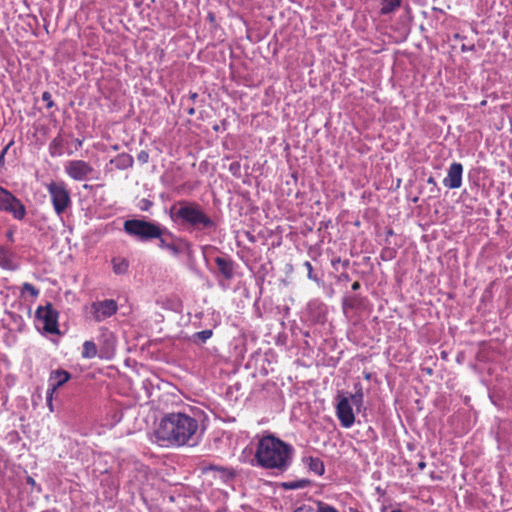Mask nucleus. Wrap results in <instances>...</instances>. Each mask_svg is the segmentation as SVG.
<instances>
[{
    "label": "nucleus",
    "instance_id": "f257e3e1",
    "mask_svg": "<svg viewBox=\"0 0 512 512\" xmlns=\"http://www.w3.org/2000/svg\"><path fill=\"white\" fill-rule=\"evenodd\" d=\"M204 419L205 414L200 409L193 410L192 414H165L153 432V442L166 448L196 446L204 434Z\"/></svg>",
    "mask_w": 512,
    "mask_h": 512
},
{
    "label": "nucleus",
    "instance_id": "f03ea898",
    "mask_svg": "<svg viewBox=\"0 0 512 512\" xmlns=\"http://www.w3.org/2000/svg\"><path fill=\"white\" fill-rule=\"evenodd\" d=\"M123 230L130 237L140 242L158 240L159 249L168 251L173 256H179L182 253L179 244L183 242V239L159 222L128 219L123 224Z\"/></svg>",
    "mask_w": 512,
    "mask_h": 512
},
{
    "label": "nucleus",
    "instance_id": "7ed1b4c3",
    "mask_svg": "<svg viewBox=\"0 0 512 512\" xmlns=\"http://www.w3.org/2000/svg\"><path fill=\"white\" fill-rule=\"evenodd\" d=\"M168 216L180 231L191 234L214 231L217 227L206 209L196 201H177L169 208Z\"/></svg>",
    "mask_w": 512,
    "mask_h": 512
},
{
    "label": "nucleus",
    "instance_id": "20e7f679",
    "mask_svg": "<svg viewBox=\"0 0 512 512\" xmlns=\"http://www.w3.org/2000/svg\"><path fill=\"white\" fill-rule=\"evenodd\" d=\"M253 466L283 472L291 465L294 448L273 435L257 436Z\"/></svg>",
    "mask_w": 512,
    "mask_h": 512
},
{
    "label": "nucleus",
    "instance_id": "39448f33",
    "mask_svg": "<svg viewBox=\"0 0 512 512\" xmlns=\"http://www.w3.org/2000/svg\"><path fill=\"white\" fill-rule=\"evenodd\" d=\"M53 210L62 220L63 215L72 207L71 192L64 181H51L45 185Z\"/></svg>",
    "mask_w": 512,
    "mask_h": 512
},
{
    "label": "nucleus",
    "instance_id": "423d86ee",
    "mask_svg": "<svg viewBox=\"0 0 512 512\" xmlns=\"http://www.w3.org/2000/svg\"><path fill=\"white\" fill-rule=\"evenodd\" d=\"M58 317L59 314L51 303L39 306L35 311L37 329L45 334L59 335Z\"/></svg>",
    "mask_w": 512,
    "mask_h": 512
},
{
    "label": "nucleus",
    "instance_id": "0eeeda50",
    "mask_svg": "<svg viewBox=\"0 0 512 512\" xmlns=\"http://www.w3.org/2000/svg\"><path fill=\"white\" fill-rule=\"evenodd\" d=\"M0 211L9 213L15 220H23L26 216V207L20 199L9 190L0 186Z\"/></svg>",
    "mask_w": 512,
    "mask_h": 512
},
{
    "label": "nucleus",
    "instance_id": "6e6552de",
    "mask_svg": "<svg viewBox=\"0 0 512 512\" xmlns=\"http://www.w3.org/2000/svg\"><path fill=\"white\" fill-rule=\"evenodd\" d=\"M336 416L344 428H350L355 422V416L348 396L338 393L336 396Z\"/></svg>",
    "mask_w": 512,
    "mask_h": 512
},
{
    "label": "nucleus",
    "instance_id": "1a4fd4ad",
    "mask_svg": "<svg viewBox=\"0 0 512 512\" xmlns=\"http://www.w3.org/2000/svg\"><path fill=\"white\" fill-rule=\"evenodd\" d=\"M66 174L75 181H83L94 172L93 167L84 160H71L65 165Z\"/></svg>",
    "mask_w": 512,
    "mask_h": 512
},
{
    "label": "nucleus",
    "instance_id": "9d476101",
    "mask_svg": "<svg viewBox=\"0 0 512 512\" xmlns=\"http://www.w3.org/2000/svg\"><path fill=\"white\" fill-rule=\"evenodd\" d=\"M92 314L96 322L104 321L113 316L117 310V302L113 299L93 302L91 305Z\"/></svg>",
    "mask_w": 512,
    "mask_h": 512
},
{
    "label": "nucleus",
    "instance_id": "9b49d317",
    "mask_svg": "<svg viewBox=\"0 0 512 512\" xmlns=\"http://www.w3.org/2000/svg\"><path fill=\"white\" fill-rule=\"evenodd\" d=\"M306 312L308 320L314 324H323L326 321L327 306L319 299L310 300Z\"/></svg>",
    "mask_w": 512,
    "mask_h": 512
},
{
    "label": "nucleus",
    "instance_id": "f8f14e48",
    "mask_svg": "<svg viewBox=\"0 0 512 512\" xmlns=\"http://www.w3.org/2000/svg\"><path fill=\"white\" fill-rule=\"evenodd\" d=\"M463 165L459 162L450 164L443 185L448 189H458L462 186Z\"/></svg>",
    "mask_w": 512,
    "mask_h": 512
},
{
    "label": "nucleus",
    "instance_id": "ddd939ff",
    "mask_svg": "<svg viewBox=\"0 0 512 512\" xmlns=\"http://www.w3.org/2000/svg\"><path fill=\"white\" fill-rule=\"evenodd\" d=\"M98 340L102 345L100 356L106 358L111 357L115 352L117 343V339L113 332L107 328H101Z\"/></svg>",
    "mask_w": 512,
    "mask_h": 512
},
{
    "label": "nucleus",
    "instance_id": "4468645a",
    "mask_svg": "<svg viewBox=\"0 0 512 512\" xmlns=\"http://www.w3.org/2000/svg\"><path fill=\"white\" fill-rule=\"evenodd\" d=\"M48 150L52 157H60L64 153H67L68 155H72L74 153L70 147L69 140L65 139L61 133L51 140Z\"/></svg>",
    "mask_w": 512,
    "mask_h": 512
},
{
    "label": "nucleus",
    "instance_id": "2eb2a0df",
    "mask_svg": "<svg viewBox=\"0 0 512 512\" xmlns=\"http://www.w3.org/2000/svg\"><path fill=\"white\" fill-rule=\"evenodd\" d=\"M71 378V374L63 369H56L51 371L49 375V384L48 389L52 392H55L58 388L63 386L66 382H68Z\"/></svg>",
    "mask_w": 512,
    "mask_h": 512
},
{
    "label": "nucleus",
    "instance_id": "dca6fc26",
    "mask_svg": "<svg viewBox=\"0 0 512 512\" xmlns=\"http://www.w3.org/2000/svg\"><path fill=\"white\" fill-rule=\"evenodd\" d=\"M215 264L221 275L226 280H231L234 277L235 262L228 256H218L215 258Z\"/></svg>",
    "mask_w": 512,
    "mask_h": 512
},
{
    "label": "nucleus",
    "instance_id": "f3484780",
    "mask_svg": "<svg viewBox=\"0 0 512 512\" xmlns=\"http://www.w3.org/2000/svg\"><path fill=\"white\" fill-rule=\"evenodd\" d=\"M0 267L4 270H15L17 268L14 262V252L2 245H0Z\"/></svg>",
    "mask_w": 512,
    "mask_h": 512
},
{
    "label": "nucleus",
    "instance_id": "a211bd4d",
    "mask_svg": "<svg viewBox=\"0 0 512 512\" xmlns=\"http://www.w3.org/2000/svg\"><path fill=\"white\" fill-rule=\"evenodd\" d=\"M303 462L307 465L308 469L314 474L321 476L325 472L324 462L318 458L313 456H308L303 458Z\"/></svg>",
    "mask_w": 512,
    "mask_h": 512
},
{
    "label": "nucleus",
    "instance_id": "6ab92c4d",
    "mask_svg": "<svg viewBox=\"0 0 512 512\" xmlns=\"http://www.w3.org/2000/svg\"><path fill=\"white\" fill-rule=\"evenodd\" d=\"M111 164H114L118 170H125L131 168L134 164L133 157L128 153L118 154L116 157L110 160Z\"/></svg>",
    "mask_w": 512,
    "mask_h": 512
},
{
    "label": "nucleus",
    "instance_id": "aec40b11",
    "mask_svg": "<svg viewBox=\"0 0 512 512\" xmlns=\"http://www.w3.org/2000/svg\"><path fill=\"white\" fill-rule=\"evenodd\" d=\"M111 264L113 272L116 275H125L128 272L130 266L128 259L121 256L113 257Z\"/></svg>",
    "mask_w": 512,
    "mask_h": 512
},
{
    "label": "nucleus",
    "instance_id": "412c9836",
    "mask_svg": "<svg viewBox=\"0 0 512 512\" xmlns=\"http://www.w3.org/2000/svg\"><path fill=\"white\" fill-rule=\"evenodd\" d=\"M381 7H380V14L382 15H388L393 12H395L398 8H400L402 0H379Z\"/></svg>",
    "mask_w": 512,
    "mask_h": 512
},
{
    "label": "nucleus",
    "instance_id": "4be33fe9",
    "mask_svg": "<svg viewBox=\"0 0 512 512\" xmlns=\"http://www.w3.org/2000/svg\"><path fill=\"white\" fill-rule=\"evenodd\" d=\"M97 355V347L93 341L87 340L83 343L81 356L84 359H92Z\"/></svg>",
    "mask_w": 512,
    "mask_h": 512
},
{
    "label": "nucleus",
    "instance_id": "5701e85b",
    "mask_svg": "<svg viewBox=\"0 0 512 512\" xmlns=\"http://www.w3.org/2000/svg\"><path fill=\"white\" fill-rule=\"evenodd\" d=\"M350 403L355 405L357 410H360V408L363 406L364 401V394L362 391V388L359 387L354 394H351L349 397Z\"/></svg>",
    "mask_w": 512,
    "mask_h": 512
},
{
    "label": "nucleus",
    "instance_id": "b1692460",
    "mask_svg": "<svg viewBox=\"0 0 512 512\" xmlns=\"http://www.w3.org/2000/svg\"><path fill=\"white\" fill-rule=\"evenodd\" d=\"M310 485V481L308 479H299V480H294V481H290V482H287L284 484V486L287 488V489H303V488H306Z\"/></svg>",
    "mask_w": 512,
    "mask_h": 512
},
{
    "label": "nucleus",
    "instance_id": "393cba45",
    "mask_svg": "<svg viewBox=\"0 0 512 512\" xmlns=\"http://www.w3.org/2000/svg\"><path fill=\"white\" fill-rule=\"evenodd\" d=\"M21 292H28L32 297H37L39 295V290L34 285L28 282L23 283L21 287Z\"/></svg>",
    "mask_w": 512,
    "mask_h": 512
},
{
    "label": "nucleus",
    "instance_id": "a878e982",
    "mask_svg": "<svg viewBox=\"0 0 512 512\" xmlns=\"http://www.w3.org/2000/svg\"><path fill=\"white\" fill-rule=\"evenodd\" d=\"M355 305H356V297L355 296H345L342 300V307L344 310L354 309Z\"/></svg>",
    "mask_w": 512,
    "mask_h": 512
},
{
    "label": "nucleus",
    "instance_id": "bb28decb",
    "mask_svg": "<svg viewBox=\"0 0 512 512\" xmlns=\"http://www.w3.org/2000/svg\"><path fill=\"white\" fill-rule=\"evenodd\" d=\"M213 332L210 329L202 330L194 334L195 339H199L202 343L211 338Z\"/></svg>",
    "mask_w": 512,
    "mask_h": 512
},
{
    "label": "nucleus",
    "instance_id": "cd10ccee",
    "mask_svg": "<svg viewBox=\"0 0 512 512\" xmlns=\"http://www.w3.org/2000/svg\"><path fill=\"white\" fill-rule=\"evenodd\" d=\"M42 100L46 102L47 108H52L54 106V101L52 100V95L50 92H48V91L43 92Z\"/></svg>",
    "mask_w": 512,
    "mask_h": 512
},
{
    "label": "nucleus",
    "instance_id": "c85d7f7f",
    "mask_svg": "<svg viewBox=\"0 0 512 512\" xmlns=\"http://www.w3.org/2000/svg\"><path fill=\"white\" fill-rule=\"evenodd\" d=\"M304 267L307 269V276H308V278L311 279V280H314V281H318L317 276L313 272L312 264L309 261H306L304 263Z\"/></svg>",
    "mask_w": 512,
    "mask_h": 512
},
{
    "label": "nucleus",
    "instance_id": "c756f323",
    "mask_svg": "<svg viewBox=\"0 0 512 512\" xmlns=\"http://www.w3.org/2000/svg\"><path fill=\"white\" fill-rule=\"evenodd\" d=\"M152 205H153L152 201L143 198L140 200L138 206L141 211H148L152 207Z\"/></svg>",
    "mask_w": 512,
    "mask_h": 512
},
{
    "label": "nucleus",
    "instance_id": "7c9ffc66",
    "mask_svg": "<svg viewBox=\"0 0 512 512\" xmlns=\"http://www.w3.org/2000/svg\"><path fill=\"white\" fill-rule=\"evenodd\" d=\"M317 512H338L334 507L318 502Z\"/></svg>",
    "mask_w": 512,
    "mask_h": 512
},
{
    "label": "nucleus",
    "instance_id": "2f4dec72",
    "mask_svg": "<svg viewBox=\"0 0 512 512\" xmlns=\"http://www.w3.org/2000/svg\"><path fill=\"white\" fill-rule=\"evenodd\" d=\"M69 142H70V147L71 146L74 147V149H72L74 152L78 151L83 145V139H79V138H72Z\"/></svg>",
    "mask_w": 512,
    "mask_h": 512
},
{
    "label": "nucleus",
    "instance_id": "473e14b6",
    "mask_svg": "<svg viewBox=\"0 0 512 512\" xmlns=\"http://www.w3.org/2000/svg\"><path fill=\"white\" fill-rule=\"evenodd\" d=\"M137 160L141 163V164H145L148 162L149 160V154L147 151H140L137 155Z\"/></svg>",
    "mask_w": 512,
    "mask_h": 512
},
{
    "label": "nucleus",
    "instance_id": "72a5a7b5",
    "mask_svg": "<svg viewBox=\"0 0 512 512\" xmlns=\"http://www.w3.org/2000/svg\"><path fill=\"white\" fill-rule=\"evenodd\" d=\"M54 393L55 392H52L50 389L47 390L46 402H47V406L51 412L53 411L52 398H53Z\"/></svg>",
    "mask_w": 512,
    "mask_h": 512
},
{
    "label": "nucleus",
    "instance_id": "f704fd0d",
    "mask_svg": "<svg viewBox=\"0 0 512 512\" xmlns=\"http://www.w3.org/2000/svg\"><path fill=\"white\" fill-rule=\"evenodd\" d=\"M240 170V164L239 162H232L229 166V171L233 174V175H236Z\"/></svg>",
    "mask_w": 512,
    "mask_h": 512
},
{
    "label": "nucleus",
    "instance_id": "c9c22d12",
    "mask_svg": "<svg viewBox=\"0 0 512 512\" xmlns=\"http://www.w3.org/2000/svg\"><path fill=\"white\" fill-rule=\"evenodd\" d=\"M12 144H13V141H11L9 144H7L5 146V148L2 150V152L0 153V166H2L4 164L5 154Z\"/></svg>",
    "mask_w": 512,
    "mask_h": 512
},
{
    "label": "nucleus",
    "instance_id": "e433bc0d",
    "mask_svg": "<svg viewBox=\"0 0 512 512\" xmlns=\"http://www.w3.org/2000/svg\"><path fill=\"white\" fill-rule=\"evenodd\" d=\"M294 512H315L313 507L310 505H302L295 509Z\"/></svg>",
    "mask_w": 512,
    "mask_h": 512
},
{
    "label": "nucleus",
    "instance_id": "4c0bfd02",
    "mask_svg": "<svg viewBox=\"0 0 512 512\" xmlns=\"http://www.w3.org/2000/svg\"><path fill=\"white\" fill-rule=\"evenodd\" d=\"M6 239L8 242L10 243H14L15 241V238H14V229L10 228L7 232H6Z\"/></svg>",
    "mask_w": 512,
    "mask_h": 512
},
{
    "label": "nucleus",
    "instance_id": "58836bf2",
    "mask_svg": "<svg viewBox=\"0 0 512 512\" xmlns=\"http://www.w3.org/2000/svg\"><path fill=\"white\" fill-rule=\"evenodd\" d=\"M340 263H341L340 257H335L331 260V265L334 269H337L336 266H337V264H340Z\"/></svg>",
    "mask_w": 512,
    "mask_h": 512
},
{
    "label": "nucleus",
    "instance_id": "ea45409f",
    "mask_svg": "<svg viewBox=\"0 0 512 512\" xmlns=\"http://www.w3.org/2000/svg\"><path fill=\"white\" fill-rule=\"evenodd\" d=\"M427 183H428V184L433 185L434 187H436V188H437V191H439V188L437 187V182H436V180L434 179V177L430 176V177L427 179Z\"/></svg>",
    "mask_w": 512,
    "mask_h": 512
},
{
    "label": "nucleus",
    "instance_id": "a19ab883",
    "mask_svg": "<svg viewBox=\"0 0 512 512\" xmlns=\"http://www.w3.org/2000/svg\"><path fill=\"white\" fill-rule=\"evenodd\" d=\"M340 280L345 281V282L350 281V276H349V274H348V273H342V274L340 275Z\"/></svg>",
    "mask_w": 512,
    "mask_h": 512
},
{
    "label": "nucleus",
    "instance_id": "79ce46f5",
    "mask_svg": "<svg viewBox=\"0 0 512 512\" xmlns=\"http://www.w3.org/2000/svg\"><path fill=\"white\" fill-rule=\"evenodd\" d=\"M360 287H361L360 282L355 281V282L352 284V287H351V288H352V290L356 291V290H359V289H360Z\"/></svg>",
    "mask_w": 512,
    "mask_h": 512
},
{
    "label": "nucleus",
    "instance_id": "37998d69",
    "mask_svg": "<svg viewBox=\"0 0 512 512\" xmlns=\"http://www.w3.org/2000/svg\"><path fill=\"white\" fill-rule=\"evenodd\" d=\"M425 467H426V463L424 461H421V462L418 463V468L420 470H423Z\"/></svg>",
    "mask_w": 512,
    "mask_h": 512
},
{
    "label": "nucleus",
    "instance_id": "c03bdc74",
    "mask_svg": "<svg viewBox=\"0 0 512 512\" xmlns=\"http://www.w3.org/2000/svg\"><path fill=\"white\" fill-rule=\"evenodd\" d=\"M197 97H198V94H197V93H191V94H190V99H191L192 101H195V100L197 99Z\"/></svg>",
    "mask_w": 512,
    "mask_h": 512
},
{
    "label": "nucleus",
    "instance_id": "a18cd8bd",
    "mask_svg": "<svg viewBox=\"0 0 512 512\" xmlns=\"http://www.w3.org/2000/svg\"><path fill=\"white\" fill-rule=\"evenodd\" d=\"M341 264L344 268H347L349 266V260H344V261H341Z\"/></svg>",
    "mask_w": 512,
    "mask_h": 512
},
{
    "label": "nucleus",
    "instance_id": "49530a36",
    "mask_svg": "<svg viewBox=\"0 0 512 512\" xmlns=\"http://www.w3.org/2000/svg\"><path fill=\"white\" fill-rule=\"evenodd\" d=\"M187 113H188L189 115H194V114H195V109H194L193 107H191V108H189V109L187 110Z\"/></svg>",
    "mask_w": 512,
    "mask_h": 512
},
{
    "label": "nucleus",
    "instance_id": "de8ad7c7",
    "mask_svg": "<svg viewBox=\"0 0 512 512\" xmlns=\"http://www.w3.org/2000/svg\"><path fill=\"white\" fill-rule=\"evenodd\" d=\"M27 482H28L29 484H35L34 479H33V478H31V477H28Z\"/></svg>",
    "mask_w": 512,
    "mask_h": 512
},
{
    "label": "nucleus",
    "instance_id": "09e8293b",
    "mask_svg": "<svg viewBox=\"0 0 512 512\" xmlns=\"http://www.w3.org/2000/svg\"><path fill=\"white\" fill-rule=\"evenodd\" d=\"M468 50V47H465V45L462 46V51Z\"/></svg>",
    "mask_w": 512,
    "mask_h": 512
},
{
    "label": "nucleus",
    "instance_id": "8fccbe9b",
    "mask_svg": "<svg viewBox=\"0 0 512 512\" xmlns=\"http://www.w3.org/2000/svg\"><path fill=\"white\" fill-rule=\"evenodd\" d=\"M209 19H210V20H213V19H214V16H213L212 14H210Z\"/></svg>",
    "mask_w": 512,
    "mask_h": 512
}]
</instances>
